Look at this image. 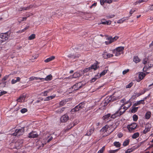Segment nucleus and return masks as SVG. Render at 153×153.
<instances>
[{
    "mask_svg": "<svg viewBox=\"0 0 153 153\" xmlns=\"http://www.w3.org/2000/svg\"><path fill=\"white\" fill-rule=\"evenodd\" d=\"M126 110V109L124 107L123 105H122L119 109L112 115L111 117L113 119L123 114Z\"/></svg>",
    "mask_w": 153,
    "mask_h": 153,
    "instance_id": "f257e3e1",
    "label": "nucleus"
},
{
    "mask_svg": "<svg viewBox=\"0 0 153 153\" xmlns=\"http://www.w3.org/2000/svg\"><path fill=\"white\" fill-rule=\"evenodd\" d=\"M124 50V47L120 46L112 50L113 53L114 54L115 56H117L123 53Z\"/></svg>",
    "mask_w": 153,
    "mask_h": 153,
    "instance_id": "f03ea898",
    "label": "nucleus"
},
{
    "mask_svg": "<svg viewBox=\"0 0 153 153\" xmlns=\"http://www.w3.org/2000/svg\"><path fill=\"white\" fill-rule=\"evenodd\" d=\"M24 132V128H22L19 129H16L12 134L13 136L18 137L23 134Z\"/></svg>",
    "mask_w": 153,
    "mask_h": 153,
    "instance_id": "7ed1b4c3",
    "label": "nucleus"
},
{
    "mask_svg": "<svg viewBox=\"0 0 153 153\" xmlns=\"http://www.w3.org/2000/svg\"><path fill=\"white\" fill-rule=\"evenodd\" d=\"M82 71L80 70L78 72H75L73 75L67 78V79H70L73 78H76L79 77L82 75Z\"/></svg>",
    "mask_w": 153,
    "mask_h": 153,
    "instance_id": "20e7f679",
    "label": "nucleus"
},
{
    "mask_svg": "<svg viewBox=\"0 0 153 153\" xmlns=\"http://www.w3.org/2000/svg\"><path fill=\"white\" fill-rule=\"evenodd\" d=\"M84 105L83 103H81L78 105L76 106L74 108H73L71 110L72 112L77 111L80 110L84 107Z\"/></svg>",
    "mask_w": 153,
    "mask_h": 153,
    "instance_id": "39448f33",
    "label": "nucleus"
},
{
    "mask_svg": "<svg viewBox=\"0 0 153 153\" xmlns=\"http://www.w3.org/2000/svg\"><path fill=\"white\" fill-rule=\"evenodd\" d=\"M84 85V84H83L81 82L77 83L73 86L72 89L74 90H76L82 87V85Z\"/></svg>",
    "mask_w": 153,
    "mask_h": 153,
    "instance_id": "423d86ee",
    "label": "nucleus"
},
{
    "mask_svg": "<svg viewBox=\"0 0 153 153\" xmlns=\"http://www.w3.org/2000/svg\"><path fill=\"white\" fill-rule=\"evenodd\" d=\"M102 56L105 59H108L109 58L112 57L114 56V55L112 54H111L106 51H104L102 54Z\"/></svg>",
    "mask_w": 153,
    "mask_h": 153,
    "instance_id": "0eeeda50",
    "label": "nucleus"
},
{
    "mask_svg": "<svg viewBox=\"0 0 153 153\" xmlns=\"http://www.w3.org/2000/svg\"><path fill=\"white\" fill-rule=\"evenodd\" d=\"M137 126V125L136 123H133L128 125L127 126V128L128 130L130 131L134 130L136 127Z\"/></svg>",
    "mask_w": 153,
    "mask_h": 153,
    "instance_id": "6e6552de",
    "label": "nucleus"
},
{
    "mask_svg": "<svg viewBox=\"0 0 153 153\" xmlns=\"http://www.w3.org/2000/svg\"><path fill=\"white\" fill-rule=\"evenodd\" d=\"M0 35L4 42L7 40L9 38V36L6 33H1L0 34Z\"/></svg>",
    "mask_w": 153,
    "mask_h": 153,
    "instance_id": "1a4fd4ad",
    "label": "nucleus"
},
{
    "mask_svg": "<svg viewBox=\"0 0 153 153\" xmlns=\"http://www.w3.org/2000/svg\"><path fill=\"white\" fill-rule=\"evenodd\" d=\"M69 119L68 116L66 114L62 116L60 118L61 121L62 123L66 122Z\"/></svg>",
    "mask_w": 153,
    "mask_h": 153,
    "instance_id": "9d476101",
    "label": "nucleus"
},
{
    "mask_svg": "<svg viewBox=\"0 0 153 153\" xmlns=\"http://www.w3.org/2000/svg\"><path fill=\"white\" fill-rule=\"evenodd\" d=\"M111 114H108L103 116L102 119L106 122H108L110 120Z\"/></svg>",
    "mask_w": 153,
    "mask_h": 153,
    "instance_id": "9b49d317",
    "label": "nucleus"
},
{
    "mask_svg": "<svg viewBox=\"0 0 153 153\" xmlns=\"http://www.w3.org/2000/svg\"><path fill=\"white\" fill-rule=\"evenodd\" d=\"M47 138H48V140H45V139H44L43 140V143H42V144L43 146L45 144L47 143H48L51 140H52L53 137L52 136H51L49 134H48L47 135Z\"/></svg>",
    "mask_w": 153,
    "mask_h": 153,
    "instance_id": "f8f14e48",
    "label": "nucleus"
},
{
    "mask_svg": "<svg viewBox=\"0 0 153 153\" xmlns=\"http://www.w3.org/2000/svg\"><path fill=\"white\" fill-rule=\"evenodd\" d=\"M38 136L37 134L35 132L32 131L29 134L28 137L29 138H33Z\"/></svg>",
    "mask_w": 153,
    "mask_h": 153,
    "instance_id": "ddd939ff",
    "label": "nucleus"
},
{
    "mask_svg": "<svg viewBox=\"0 0 153 153\" xmlns=\"http://www.w3.org/2000/svg\"><path fill=\"white\" fill-rule=\"evenodd\" d=\"M122 105H123L124 107L127 110L131 105V103L129 101H128Z\"/></svg>",
    "mask_w": 153,
    "mask_h": 153,
    "instance_id": "4468645a",
    "label": "nucleus"
},
{
    "mask_svg": "<svg viewBox=\"0 0 153 153\" xmlns=\"http://www.w3.org/2000/svg\"><path fill=\"white\" fill-rule=\"evenodd\" d=\"M98 63L97 62L94 63L90 68V70H96L99 67L98 66Z\"/></svg>",
    "mask_w": 153,
    "mask_h": 153,
    "instance_id": "2eb2a0df",
    "label": "nucleus"
},
{
    "mask_svg": "<svg viewBox=\"0 0 153 153\" xmlns=\"http://www.w3.org/2000/svg\"><path fill=\"white\" fill-rule=\"evenodd\" d=\"M77 123H76L75 122V121H74L71 123H70V125H71V126L70 127H68V126L67 127V128H65V131H67L70 129L71 128H72L73 127H74V126L76 125V124H77Z\"/></svg>",
    "mask_w": 153,
    "mask_h": 153,
    "instance_id": "dca6fc26",
    "label": "nucleus"
},
{
    "mask_svg": "<svg viewBox=\"0 0 153 153\" xmlns=\"http://www.w3.org/2000/svg\"><path fill=\"white\" fill-rule=\"evenodd\" d=\"M148 67L147 66L146 67L145 66L143 68V70H144L146 69V68L147 69L153 66V60H150L148 62Z\"/></svg>",
    "mask_w": 153,
    "mask_h": 153,
    "instance_id": "f3484780",
    "label": "nucleus"
},
{
    "mask_svg": "<svg viewBox=\"0 0 153 153\" xmlns=\"http://www.w3.org/2000/svg\"><path fill=\"white\" fill-rule=\"evenodd\" d=\"M104 20V19H102L101 20V22L100 23H98V25H100L101 24L103 25H110L111 23V21L110 20L105 21H102Z\"/></svg>",
    "mask_w": 153,
    "mask_h": 153,
    "instance_id": "a211bd4d",
    "label": "nucleus"
},
{
    "mask_svg": "<svg viewBox=\"0 0 153 153\" xmlns=\"http://www.w3.org/2000/svg\"><path fill=\"white\" fill-rule=\"evenodd\" d=\"M112 0H100V4L102 5H103L104 3L110 4L112 2Z\"/></svg>",
    "mask_w": 153,
    "mask_h": 153,
    "instance_id": "6ab92c4d",
    "label": "nucleus"
},
{
    "mask_svg": "<svg viewBox=\"0 0 153 153\" xmlns=\"http://www.w3.org/2000/svg\"><path fill=\"white\" fill-rule=\"evenodd\" d=\"M151 128V126L150 124L148 125V127H147V125H146L145 129L143 131V133L144 134H146L150 131Z\"/></svg>",
    "mask_w": 153,
    "mask_h": 153,
    "instance_id": "aec40b11",
    "label": "nucleus"
},
{
    "mask_svg": "<svg viewBox=\"0 0 153 153\" xmlns=\"http://www.w3.org/2000/svg\"><path fill=\"white\" fill-rule=\"evenodd\" d=\"M145 102L143 100H141L139 101L136 102L134 104V106H137L140 104H144Z\"/></svg>",
    "mask_w": 153,
    "mask_h": 153,
    "instance_id": "412c9836",
    "label": "nucleus"
},
{
    "mask_svg": "<svg viewBox=\"0 0 153 153\" xmlns=\"http://www.w3.org/2000/svg\"><path fill=\"white\" fill-rule=\"evenodd\" d=\"M25 99V97L24 95L21 96L19 97L17 100L18 102H22L24 101Z\"/></svg>",
    "mask_w": 153,
    "mask_h": 153,
    "instance_id": "4be33fe9",
    "label": "nucleus"
},
{
    "mask_svg": "<svg viewBox=\"0 0 153 153\" xmlns=\"http://www.w3.org/2000/svg\"><path fill=\"white\" fill-rule=\"evenodd\" d=\"M146 76L144 73L141 72L139 73L138 75V77L140 81L142 80Z\"/></svg>",
    "mask_w": 153,
    "mask_h": 153,
    "instance_id": "5701e85b",
    "label": "nucleus"
},
{
    "mask_svg": "<svg viewBox=\"0 0 153 153\" xmlns=\"http://www.w3.org/2000/svg\"><path fill=\"white\" fill-rule=\"evenodd\" d=\"M22 143L23 141L22 140H21L20 142L19 141H18L17 142H16L15 143V146L16 148L19 149V147L21 146Z\"/></svg>",
    "mask_w": 153,
    "mask_h": 153,
    "instance_id": "b1692460",
    "label": "nucleus"
},
{
    "mask_svg": "<svg viewBox=\"0 0 153 153\" xmlns=\"http://www.w3.org/2000/svg\"><path fill=\"white\" fill-rule=\"evenodd\" d=\"M52 79V76L51 74H50L47 76L46 77L43 79V81L45 80L46 81H49L51 80Z\"/></svg>",
    "mask_w": 153,
    "mask_h": 153,
    "instance_id": "393cba45",
    "label": "nucleus"
},
{
    "mask_svg": "<svg viewBox=\"0 0 153 153\" xmlns=\"http://www.w3.org/2000/svg\"><path fill=\"white\" fill-rule=\"evenodd\" d=\"M94 130V128H92L90 129L88 131L86 135L87 136H90L93 133Z\"/></svg>",
    "mask_w": 153,
    "mask_h": 153,
    "instance_id": "a878e982",
    "label": "nucleus"
},
{
    "mask_svg": "<svg viewBox=\"0 0 153 153\" xmlns=\"http://www.w3.org/2000/svg\"><path fill=\"white\" fill-rule=\"evenodd\" d=\"M21 78L19 77H17L16 78V79H12L11 80V83L12 84H14L17 82H19L20 81Z\"/></svg>",
    "mask_w": 153,
    "mask_h": 153,
    "instance_id": "bb28decb",
    "label": "nucleus"
},
{
    "mask_svg": "<svg viewBox=\"0 0 153 153\" xmlns=\"http://www.w3.org/2000/svg\"><path fill=\"white\" fill-rule=\"evenodd\" d=\"M140 61V59L137 56H134L133 58V61L136 63L139 62Z\"/></svg>",
    "mask_w": 153,
    "mask_h": 153,
    "instance_id": "cd10ccee",
    "label": "nucleus"
},
{
    "mask_svg": "<svg viewBox=\"0 0 153 153\" xmlns=\"http://www.w3.org/2000/svg\"><path fill=\"white\" fill-rule=\"evenodd\" d=\"M55 58L54 56H52L45 59L44 62H48L50 61H52Z\"/></svg>",
    "mask_w": 153,
    "mask_h": 153,
    "instance_id": "c85d7f7f",
    "label": "nucleus"
},
{
    "mask_svg": "<svg viewBox=\"0 0 153 153\" xmlns=\"http://www.w3.org/2000/svg\"><path fill=\"white\" fill-rule=\"evenodd\" d=\"M33 5H30L29 7H22L21 8H20V10H19V11H22L23 10H28L30 8H32L33 7Z\"/></svg>",
    "mask_w": 153,
    "mask_h": 153,
    "instance_id": "c756f323",
    "label": "nucleus"
},
{
    "mask_svg": "<svg viewBox=\"0 0 153 153\" xmlns=\"http://www.w3.org/2000/svg\"><path fill=\"white\" fill-rule=\"evenodd\" d=\"M151 114V112L149 111L147 112L145 115V117L146 119H149L150 117Z\"/></svg>",
    "mask_w": 153,
    "mask_h": 153,
    "instance_id": "7c9ffc66",
    "label": "nucleus"
},
{
    "mask_svg": "<svg viewBox=\"0 0 153 153\" xmlns=\"http://www.w3.org/2000/svg\"><path fill=\"white\" fill-rule=\"evenodd\" d=\"M127 17H124L123 18L118 20L117 21L118 23H122L124 22L126 20H127Z\"/></svg>",
    "mask_w": 153,
    "mask_h": 153,
    "instance_id": "2f4dec72",
    "label": "nucleus"
},
{
    "mask_svg": "<svg viewBox=\"0 0 153 153\" xmlns=\"http://www.w3.org/2000/svg\"><path fill=\"white\" fill-rule=\"evenodd\" d=\"M109 37L110 38V39L112 42L116 41L119 38V36H116L113 38H112L111 36H109Z\"/></svg>",
    "mask_w": 153,
    "mask_h": 153,
    "instance_id": "473e14b6",
    "label": "nucleus"
},
{
    "mask_svg": "<svg viewBox=\"0 0 153 153\" xmlns=\"http://www.w3.org/2000/svg\"><path fill=\"white\" fill-rule=\"evenodd\" d=\"M106 39L107 40V41L105 42V43L106 45H109L112 42L110 39V38H109V37H107L106 38Z\"/></svg>",
    "mask_w": 153,
    "mask_h": 153,
    "instance_id": "72a5a7b5",
    "label": "nucleus"
},
{
    "mask_svg": "<svg viewBox=\"0 0 153 153\" xmlns=\"http://www.w3.org/2000/svg\"><path fill=\"white\" fill-rule=\"evenodd\" d=\"M140 135L139 133L138 132H136L134 133L132 136V137L133 139H136Z\"/></svg>",
    "mask_w": 153,
    "mask_h": 153,
    "instance_id": "f704fd0d",
    "label": "nucleus"
},
{
    "mask_svg": "<svg viewBox=\"0 0 153 153\" xmlns=\"http://www.w3.org/2000/svg\"><path fill=\"white\" fill-rule=\"evenodd\" d=\"M36 37V35L35 34H32L28 37V39L29 40H31L34 39Z\"/></svg>",
    "mask_w": 153,
    "mask_h": 153,
    "instance_id": "c9c22d12",
    "label": "nucleus"
},
{
    "mask_svg": "<svg viewBox=\"0 0 153 153\" xmlns=\"http://www.w3.org/2000/svg\"><path fill=\"white\" fill-rule=\"evenodd\" d=\"M100 77L98 75H96L91 80V82H95L97 79L99 78Z\"/></svg>",
    "mask_w": 153,
    "mask_h": 153,
    "instance_id": "e433bc0d",
    "label": "nucleus"
},
{
    "mask_svg": "<svg viewBox=\"0 0 153 153\" xmlns=\"http://www.w3.org/2000/svg\"><path fill=\"white\" fill-rule=\"evenodd\" d=\"M129 139L126 140L123 143V145L124 146H126L128 145L129 143Z\"/></svg>",
    "mask_w": 153,
    "mask_h": 153,
    "instance_id": "4c0bfd02",
    "label": "nucleus"
},
{
    "mask_svg": "<svg viewBox=\"0 0 153 153\" xmlns=\"http://www.w3.org/2000/svg\"><path fill=\"white\" fill-rule=\"evenodd\" d=\"M108 128V125H105L101 129V131L103 132L106 131Z\"/></svg>",
    "mask_w": 153,
    "mask_h": 153,
    "instance_id": "58836bf2",
    "label": "nucleus"
},
{
    "mask_svg": "<svg viewBox=\"0 0 153 153\" xmlns=\"http://www.w3.org/2000/svg\"><path fill=\"white\" fill-rule=\"evenodd\" d=\"M114 146L116 147H119L121 146L120 143L119 142H114Z\"/></svg>",
    "mask_w": 153,
    "mask_h": 153,
    "instance_id": "ea45409f",
    "label": "nucleus"
},
{
    "mask_svg": "<svg viewBox=\"0 0 153 153\" xmlns=\"http://www.w3.org/2000/svg\"><path fill=\"white\" fill-rule=\"evenodd\" d=\"M107 72V70H105L102 71L100 75L99 76L100 77L101 76L105 75Z\"/></svg>",
    "mask_w": 153,
    "mask_h": 153,
    "instance_id": "a19ab883",
    "label": "nucleus"
},
{
    "mask_svg": "<svg viewBox=\"0 0 153 153\" xmlns=\"http://www.w3.org/2000/svg\"><path fill=\"white\" fill-rule=\"evenodd\" d=\"M138 107H134L131 110V111L132 113H135L136 112L138 109Z\"/></svg>",
    "mask_w": 153,
    "mask_h": 153,
    "instance_id": "79ce46f5",
    "label": "nucleus"
},
{
    "mask_svg": "<svg viewBox=\"0 0 153 153\" xmlns=\"http://www.w3.org/2000/svg\"><path fill=\"white\" fill-rule=\"evenodd\" d=\"M90 70L89 67L88 68H85L84 70H83L82 71V75L84 74L85 73H86L88 71Z\"/></svg>",
    "mask_w": 153,
    "mask_h": 153,
    "instance_id": "37998d69",
    "label": "nucleus"
},
{
    "mask_svg": "<svg viewBox=\"0 0 153 153\" xmlns=\"http://www.w3.org/2000/svg\"><path fill=\"white\" fill-rule=\"evenodd\" d=\"M105 149V146L102 147L98 152L97 153H102Z\"/></svg>",
    "mask_w": 153,
    "mask_h": 153,
    "instance_id": "c03bdc74",
    "label": "nucleus"
},
{
    "mask_svg": "<svg viewBox=\"0 0 153 153\" xmlns=\"http://www.w3.org/2000/svg\"><path fill=\"white\" fill-rule=\"evenodd\" d=\"M66 102L65 100H63L59 102V105L60 106H62L64 105Z\"/></svg>",
    "mask_w": 153,
    "mask_h": 153,
    "instance_id": "a18cd8bd",
    "label": "nucleus"
},
{
    "mask_svg": "<svg viewBox=\"0 0 153 153\" xmlns=\"http://www.w3.org/2000/svg\"><path fill=\"white\" fill-rule=\"evenodd\" d=\"M133 118L134 121H136L138 119V116L137 115L134 114L133 116Z\"/></svg>",
    "mask_w": 153,
    "mask_h": 153,
    "instance_id": "49530a36",
    "label": "nucleus"
},
{
    "mask_svg": "<svg viewBox=\"0 0 153 153\" xmlns=\"http://www.w3.org/2000/svg\"><path fill=\"white\" fill-rule=\"evenodd\" d=\"M136 9L133 8L131 9L129 13L131 14H131H132L134 12L136 11Z\"/></svg>",
    "mask_w": 153,
    "mask_h": 153,
    "instance_id": "de8ad7c7",
    "label": "nucleus"
},
{
    "mask_svg": "<svg viewBox=\"0 0 153 153\" xmlns=\"http://www.w3.org/2000/svg\"><path fill=\"white\" fill-rule=\"evenodd\" d=\"M27 109L26 108H23L20 111L22 113H24L27 111Z\"/></svg>",
    "mask_w": 153,
    "mask_h": 153,
    "instance_id": "09e8293b",
    "label": "nucleus"
},
{
    "mask_svg": "<svg viewBox=\"0 0 153 153\" xmlns=\"http://www.w3.org/2000/svg\"><path fill=\"white\" fill-rule=\"evenodd\" d=\"M134 150V149L131 148L128 149L126 151L128 153H130L131 152H133Z\"/></svg>",
    "mask_w": 153,
    "mask_h": 153,
    "instance_id": "8fccbe9b",
    "label": "nucleus"
},
{
    "mask_svg": "<svg viewBox=\"0 0 153 153\" xmlns=\"http://www.w3.org/2000/svg\"><path fill=\"white\" fill-rule=\"evenodd\" d=\"M133 83L132 82H131L128 84V85H126V88H130L133 85Z\"/></svg>",
    "mask_w": 153,
    "mask_h": 153,
    "instance_id": "3c124183",
    "label": "nucleus"
},
{
    "mask_svg": "<svg viewBox=\"0 0 153 153\" xmlns=\"http://www.w3.org/2000/svg\"><path fill=\"white\" fill-rule=\"evenodd\" d=\"M129 70L128 69H127L124 70L123 71V75L125 74H126L127 73L129 72Z\"/></svg>",
    "mask_w": 153,
    "mask_h": 153,
    "instance_id": "603ef678",
    "label": "nucleus"
},
{
    "mask_svg": "<svg viewBox=\"0 0 153 153\" xmlns=\"http://www.w3.org/2000/svg\"><path fill=\"white\" fill-rule=\"evenodd\" d=\"M9 75H6L2 79V81H4L7 80L9 77Z\"/></svg>",
    "mask_w": 153,
    "mask_h": 153,
    "instance_id": "864d4df0",
    "label": "nucleus"
},
{
    "mask_svg": "<svg viewBox=\"0 0 153 153\" xmlns=\"http://www.w3.org/2000/svg\"><path fill=\"white\" fill-rule=\"evenodd\" d=\"M118 150H110L108 151V153H114L117 151Z\"/></svg>",
    "mask_w": 153,
    "mask_h": 153,
    "instance_id": "5fc2aeb1",
    "label": "nucleus"
},
{
    "mask_svg": "<svg viewBox=\"0 0 153 153\" xmlns=\"http://www.w3.org/2000/svg\"><path fill=\"white\" fill-rule=\"evenodd\" d=\"M7 93V92L4 91H1L0 92V97L3 94H4Z\"/></svg>",
    "mask_w": 153,
    "mask_h": 153,
    "instance_id": "6e6d98bb",
    "label": "nucleus"
},
{
    "mask_svg": "<svg viewBox=\"0 0 153 153\" xmlns=\"http://www.w3.org/2000/svg\"><path fill=\"white\" fill-rule=\"evenodd\" d=\"M97 4V3H94V4H93L90 7V8H92L93 7H95Z\"/></svg>",
    "mask_w": 153,
    "mask_h": 153,
    "instance_id": "4d7b16f0",
    "label": "nucleus"
},
{
    "mask_svg": "<svg viewBox=\"0 0 153 153\" xmlns=\"http://www.w3.org/2000/svg\"><path fill=\"white\" fill-rule=\"evenodd\" d=\"M143 2L144 1L142 0H139L136 2V4H140Z\"/></svg>",
    "mask_w": 153,
    "mask_h": 153,
    "instance_id": "13d9d810",
    "label": "nucleus"
},
{
    "mask_svg": "<svg viewBox=\"0 0 153 153\" xmlns=\"http://www.w3.org/2000/svg\"><path fill=\"white\" fill-rule=\"evenodd\" d=\"M64 108H59L58 110V112L61 113L63 112V111L64 110Z\"/></svg>",
    "mask_w": 153,
    "mask_h": 153,
    "instance_id": "bf43d9fd",
    "label": "nucleus"
},
{
    "mask_svg": "<svg viewBox=\"0 0 153 153\" xmlns=\"http://www.w3.org/2000/svg\"><path fill=\"white\" fill-rule=\"evenodd\" d=\"M147 59L145 58L144 59H143V63L145 64L147 63Z\"/></svg>",
    "mask_w": 153,
    "mask_h": 153,
    "instance_id": "052dcab7",
    "label": "nucleus"
},
{
    "mask_svg": "<svg viewBox=\"0 0 153 153\" xmlns=\"http://www.w3.org/2000/svg\"><path fill=\"white\" fill-rule=\"evenodd\" d=\"M48 91H45L42 92V94H43V95L45 96H46L47 95V94L48 93Z\"/></svg>",
    "mask_w": 153,
    "mask_h": 153,
    "instance_id": "680f3d73",
    "label": "nucleus"
},
{
    "mask_svg": "<svg viewBox=\"0 0 153 153\" xmlns=\"http://www.w3.org/2000/svg\"><path fill=\"white\" fill-rule=\"evenodd\" d=\"M35 80H38V79H39V80H43V79H44V78H39V77H35Z\"/></svg>",
    "mask_w": 153,
    "mask_h": 153,
    "instance_id": "e2e57ef3",
    "label": "nucleus"
},
{
    "mask_svg": "<svg viewBox=\"0 0 153 153\" xmlns=\"http://www.w3.org/2000/svg\"><path fill=\"white\" fill-rule=\"evenodd\" d=\"M35 77L34 76H32L30 77L29 79V81H31L33 80H35Z\"/></svg>",
    "mask_w": 153,
    "mask_h": 153,
    "instance_id": "0e129e2a",
    "label": "nucleus"
},
{
    "mask_svg": "<svg viewBox=\"0 0 153 153\" xmlns=\"http://www.w3.org/2000/svg\"><path fill=\"white\" fill-rule=\"evenodd\" d=\"M51 100L50 99V98L49 97V96H48V97H47L45 99L44 101H49V100Z\"/></svg>",
    "mask_w": 153,
    "mask_h": 153,
    "instance_id": "69168bd1",
    "label": "nucleus"
},
{
    "mask_svg": "<svg viewBox=\"0 0 153 153\" xmlns=\"http://www.w3.org/2000/svg\"><path fill=\"white\" fill-rule=\"evenodd\" d=\"M120 102L122 103H124L125 102H126V99H123L122 100H120Z\"/></svg>",
    "mask_w": 153,
    "mask_h": 153,
    "instance_id": "338daca9",
    "label": "nucleus"
},
{
    "mask_svg": "<svg viewBox=\"0 0 153 153\" xmlns=\"http://www.w3.org/2000/svg\"><path fill=\"white\" fill-rule=\"evenodd\" d=\"M29 27V26H27L24 28L23 30L24 31H25L26 30L28 29Z\"/></svg>",
    "mask_w": 153,
    "mask_h": 153,
    "instance_id": "774afa93",
    "label": "nucleus"
}]
</instances>
